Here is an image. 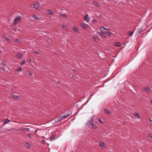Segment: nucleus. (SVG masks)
Instances as JSON below:
<instances>
[{
	"label": "nucleus",
	"mask_w": 152,
	"mask_h": 152,
	"mask_svg": "<svg viewBox=\"0 0 152 152\" xmlns=\"http://www.w3.org/2000/svg\"><path fill=\"white\" fill-rule=\"evenodd\" d=\"M32 5H33L34 8L38 10H39L41 8V6L39 5V3L37 2L35 4H32Z\"/></svg>",
	"instance_id": "1"
},
{
	"label": "nucleus",
	"mask_w": 152,
	"mask_h": 152,
	"mask_svg": "<svg viewBox=\"0 0 152 152\" xmlns=\"http://www.w3.org/2000/svg\"><path fill=\"white\" fill-rule=\"evenodd\" d=\"M21 17L19 16L17 18H16L14 20L13 22L14 24L15 25L18 24L20 21H21Z\"/></svg>",
	"instance_id": "2"
},
{
	"label": "nucleus",
	"mask_w": 152,
	"mask_h": 152,
	"mask_svg": "<svg viewBox=\"0 0 152 152\" xmlns=\"http://www.w3.org/2000/svg\"><path fill=\"white\" fill-rule=\"evenodd\" d=\"M87 124L88 126H92L93 128H97L96 125L93 122H92V120H91V121H88Z\"/></svg>",
	"instance_id": "3"
},
{
	"label": "nucleus",
	"mask_w": 152,
	"mask_h": 152,
	"mask_svg": "<svg viewBox=\"0 0 152 152\" xmlns=\"http://www.w3.org/2000/svg\"><path fill=\"white\" fill-rule=\"evenodd\" d=\"M55 120L56 123H58L60 122L62 120V119L61 117H57L54 119Z\"/></svg>",
	"instance_id": "4"
},
{
	"label": "nucleus",
	"mask_w": 152,
	"mask_h": 152,
	"mask_svg": "<svg viewBox=\"0 0 152 152\" xmlns=\"http://www.w3.org/2000/svg\"><path fill=\"white\" fill-rule=\"evenodd\" d=\"M104 32H97V33L100 36L102 37L103 38H105L106 37L104 35Z\"/></svg>",
	"instance_id": "5"
},
{
	"label": "nucleus",
	"mask_w": 152,
	"mask_h": 152,
	"mask_svg": "<svg viewBox=\"0 0 152 152\" xmlns=\"http://www.w3.org/2000/svg\"><path fill=\"white\" fill-rule=\"evenodd\" d=\"M84 19L87 23H88L89 21L90 18L88 17V15L87 14L84 17Z\"/></svg>",
	"instance_id": "6"
},
{
	"label": "nucleus",
	"mask_w": 152,
	"mask_h": 152,
	"mask_svg": "<svg viewBox=\"0 0 152 152\" xmlns=\"http://www.w3.org/2000/svg\"><path fill=\"white\" fill-rule=\"evenodd\" d=\"M104 111L105 113L107 115H110L111 113V112L107 109H104Z\"/></svg>",
	"instance_id": "7"
},
{
	"label": "nucleus",
	"mask_w": 152,
	"mask_h": 152,
	"mask_svg": "<svg viewBox=\"0 0 152 152\" xmlns=\"http://www.w3.org/2000/svg\"><path fill=\"white\" fill-rule=\"evenodd\" d=\"M103 30H106L107 31H109L110 30L109 29L107 28H106L105 27H104L103 26H101L100 27V30L101 31H103Z\"/></svg>",
	"instance_id": "8"
},
{
	"label": "nucleus",
	"mask_w": 152,
	"mask_h": 152,
	"mask_svg": "<svg viewBox=\"0 0 152 152\" xmlns=\"http://www.w3.org/2000/svg\"><path fill=\"white\" fill-rule=\"evenodd\" d=\"M71 114V113H68V114H66V115H64V116H61V117L62 120H63V119H64V118H67Z\"/></svg>",
	"instance_id": "9"
},
{
	"label": "nucleus",
	"mask_w": 152,
	"mask_h": 152,
	"mask_svg": "<svg viewBox=\"0 0 152 152\" xmlns=\"http://www.w3.org/2000/svg\"><path fill=\"white\" fill-rule=\"evenodd\" d=\"M80 25L84 29H85L86 28L87 25L86 23H81Z\"/></svg>",
	"instance_id": "10"
},
{
	"label": "nucleus",
	"mask_w": 152,
	"mask_h": 152,
	"mask_svg": "<svg viewBox=\"0 0 152 152\" xmlns=\"http://www.w3.org/2000/svg\"><path fill=\"white\" fill-rule=\"evenodd\" d=\"M144 90L147 93H149L151 89L149 88H144Z\"/></svg>",
	"instance_id": "11"
},
{
	"label": "nucleus",
	"mask_w": 152,
	"mask_h": 152,
	"mask_svg": "<svg viewBox=\"0 0 152 152\" xmlns=\"http://www.w3.org/2000/svg\"><path fill=\"white\" fill-rule=\"evenodd\" d=\"M23 56L20 53H18L16 55V57L18 58H21Z\"/></svg>",
	"instance_id": "12"
},
{
	"label": "nucleus",
	"mask_w": 152,
	"mask_h": 152,
	"mask_svg": "<svg viewBox=\"0 0 152 152\" xmlns=\"http://www.w3.org/2000/svg\"><path fill=\"white\" fill-rule=\"evenodd\" d=\"M24 144L25 146L27 148H28L30 147L29 143L27 142H25Z\"/></svg>",
	"instance_id": "13"
},
{
	"label": "nucleus",
	"mask_w": 152,
	"mask_h": 152,
	"mask_svg": "<svg viewBox=\"0 0 152 152\" xmlns=\"http://www.w3.org/2000/svg\"><path fill=\"white\" fill-rule=\"evenodd\" d=\"M3 37L7 42H8L10 41V39H8L5 35H4Z\"/></svg>",
	"instance_id": "14"
},
{
	"label": "nucleus",
	"mask_w": 152,
	"mask_h": 152,
	"mask_svg": "<svg viewBox=\"0 0 152 152\" xmlns=\"http://www.w3.org/2000/svg\"><path fill=\"white\" fill-rule=\"evenodd\" d=\"M32 17L35 19L36 20H40L39 18L38 17H37L35 15H32Z\"/></svg>",
	"instance_id": "15"
},
{
	"label": "nucleus",
	"mask_w": 152,
	"mask_h": 152,
	"mask_svg": "<svg viewBox=\"0 0 152 152\" xmlns=\"http://www.w3.org/2000/svg\"><path fill=\"white\" fill-rule=\"evenodd\" d=\"M30 129L28 128H23V131L26 132H28L29 131Z\"/></svg>",
	"instance_id": "16"
},
{
	"label": "nucleus",
	"mask_w": 152,
	"mask_h": 152,
	"mask_svg": "<svg viewBox=\"0 0 152 152\" xmlns=\"http://www.w3.org/2000/svg\"><path fill=\"white\" fill-rule=\"evenodd\" d=\"M142 28H140L137 30V34H139L142 31Z\"/></svg>",
	"instance_id": "17"
},
{
	"label": "nucleus",
	"mask_w": 152,
	"mask_h": 152,
	"mask_svg": "<svg viewBox=\"0 0 152 152\" xmlns=\"http://www.w3.org/2000/svg\"><path fill=\"white\" fill-rule=\"evenodd\" d=\"M115 45L116 46H119L121 45V43L120 42H117L115 44Z\"/></svg>",
	"instance_id": "18"
},
{
	"label": "nucleus",
	"mask_w": 152,
	"mask_h": 152,
	"mask_svg": "<svg viewBox=\"0 0 152 152\" xmlns=\"http://www.w3.org/2000/svg\"><path fill=\"white\" fill-rule=\"evenodd\" d=\"M98 121L101 124H103V121H102L100 118H98Z\"/></svg>",
	"instance_id": "19"
},
{
	"label": "nucleus",
	"mask_w": 152,
	"mask_h": 152,
	"mask_svg": "<svg viewBox=\"0 0 152 152\" xmlns=\"http://www.w3.org/2000/svg\"><path fill=\"white\" fill-rule=\"evenodd\" d=\"M16 71L17 72H21L22 71V69L20 67H18Z\"/></svg>",
	"instance_id": "20"
},
{
	"label": "nucleus",
	"mask_w": 152,
	"mask_h": 152,
	"mask_svg": "<svg viewBox=\"0 0 152 152\" xmlns=\"http://www.w3.org/2000/svg\"><path fill=\"white\" fill-rule=\"evenodd\" d=\"M60 15L63 18H66V15L63 14V13H60Z\"/></svg>",
	"instance_id": "21"
},
{
	"label": "nucleus",
	"mask_w": 152,
	"mask_h": 152,
	"mask_svg": "<svg viewBox=\"0 0 152 152\" xmlns=\"http://www.w3.org/2000/svg\"><path fill=\"white\" fill-rule=\"evenodd\" d=\"M105 32L108 36H110L111 35L112 33L110 32L105 31Z\"/></svg>",
	"instance_id": "22"
},
{
	"label": "nucleus",
	"mask_w": 152,
	"mask_h": 152,
	"mask_svg": "<svg viewBox=\"0 0 152 152\" xmlns=\"http://www.w3.org/2000/svg\"><path fill=\"white\" fill-rule=\"evenodd\" d=\"M99 144L101 147H104V143L102 141H101Z\"/></svg>",
	"instance_id": "23"
},
{
	"label": "nucleus",
	"mask_w": 152,
	"mask_h": 152,
	"mask_svg": "<svg viewBox=\"0 0 152 152\" xmlns=\"http://www.w3.org/2000/svg\"><path fill=\"white\" fill-rule=\"evenodd\" d=\"M10 122V120L8 119H6L4 121V124Z\"/></svg>",
	"instance_id": "24"
},
{
	"label": "nucleus",
	"mask_w": 152,
	"mask_h": 152,
	"mask_svg": "<svg viewBox=\"0 0 152 152\" xmlns=\"http://www.w3.org/2000/svg\"><path fill=\"white\" fill-rule=\"evenodd\" d=\"M73 29L75 31L77 32H78L79 31L78 29L75 27H74Z\"/></svg>",
	"instance_id": "25"
},
{
	"label": "nucleus",
	"mask_w": 152,
	"mask_h": 152,
	"mask_svg": "<svg viewBox=\"0 0 152 152\" xmlns=\"http://www.w3.org/2000/svg\"><path fill=\"white\" fill-rule=\"evenodd\" d=\"M133 34V32L131 31H129L128 33V35L130 36H131Z\"/></svg>",
	"instance_id": "26"
},
{
	"label": "nucleus",
	"mask_w": 152,
	"mask_h": 152,
	"mask_svg": "<svg viewBox=\"0 0 152 152\" xmlns=\"http://www.w3.org/2000/svg\"><path fill=\"white\" fill-rule=\"evenodd\" d=\"M134 115L136 116L137 118H138L139 117V114L137 113H134Z\"/></svg>",
	"instance_id": "27"
},
{
	"label": "nucleus",
	"mask_w": 152,
	"mask_h": 152,
	"mask_svg": "<svg viewBox=\"0 0 152 152\" xmlns=\"http://www.w3.org/2000/svg\"><path fill=\"white\" fill-rule=\"evenodd\" d=\"M14 40L16 42H20V40L17 38L15 39Z\"/></svg>",
	"instance_id": "28"
},
{
	"label": "nucleus",
	"mask_w": 152,
	"mask_h": 152,
	"mask_svg": "<svg viewBox=\"0 0 152 152\" xmlns=\"http://www.w3.org/2000/svg\"><path fill=\"white\" fill-rule=\"evenodd\" d=\"M25 60H24L21 62L20 64L21 65V66H22L23 64H25Z\"/></svg>",
	"instance_id": "29"
},
{
	"label": "nucleus",
	"mask_w": 152,
	"mask_h": 152,
	"mask_svg": "<svg viewBox=\"0 0 152 152\" xmlns=\"http://www.w3.org/2000/svg\"><path fill=\"white\" fill-rule=\"evenodd\" d=\"M94 4L96 7H98L99 4L96 1L94 2Z\"/></svg>",
	"instance_id": "30"
},
{
	"label": "nucleus",
	"mask_w": 152,
	"mask_h": 152,
	"mask_svg": "<svg viewBox=\"0 0 152 152\" xmlns=\"http://www.w3.org/2000/svg\"><path fill=\"white\" fill-rule=\"evenodd\" d=\"M48 11L49 12V14L50 15H53L54 14L53 12L52 11H51L50 10H48Z\"/></svg>",
	"instance_id": "31"
},
{
	"label": "nucleus",
	"mask_w": 152,
	"mask_h": 152,
	"mask_svg": "<svg viewBox=\"0 0 152 152\" xmlns=\"http://www.w3.org/2000/svg\"><path fill=\"white\" fill-rule=\"evenodd\" d=\"M27 73L28 75H30V76H32V73L30 72L29 71H28V72H27Z\"/></svg>",
	"instance_id": "32"
},
{
	"label": "nucleus",
	"mask_w": 152,
	"mask_h": 152,
	"mask_svg": "<svg viewBox=\"0 0 152 152\" xmlns=\"http://www.w3.org/2000/svg\"><path fill=\"white\" fill-rule=\"evenodd\" d=\"M55 138V136H51L50 139H51V140H53Z\"/></svg>",
	"instance_id": "33"
},
{
	"label": "nucleus",
	"mask_w": 152,
	"mask_h": 152,
	"mask_svg": "<svg viewBox=\"0 0 152 152\" xmlns=\"http://www.w3.org/2000/svg\"><path fill=\"white\" fill-rule=\"evenodd\" d=\"M13 97L15 99L18 98V96L17 95H13Z\"/></svg>",
	"instance_id": "34"
},
{
	"label": "nucleus",
	"mask_w": 152,
	"mask_h": 152,
	"mask_svg": "<svg viewBox=\"0 0 152 152\" xmlns=\"http://www.w3.org/2000/svg\"><path fill=\"white\" fill-rule=\"evenodd\" d=\"M33 53L36 54H39V53L38 52L35 50H34L33 51Z\"/></svg>",
	"instance_id": "35"
},
{
	"label": "nucleus",
	"mask_w": 152,
	"mask_h": 152,
	"mask_svg": "<svg viewBox=\"0 0 152 152\" xmlns=\"http://www.w3.org/2000/svg\"><path fill=\"white\" fill-rule=\"evenodd\" d=\"M27 136L29 138H31V136L30 134H28L27 135Z\"/></svg>",
	"instance_id": "36"
},
{
	"label": "nucleus",
	"mask_w": 152,
	"mask_h": 152,
	"mask_svg": "<svg viewBox=\"0 0 152 152\" xmlns=\"http://www.w3.org/2000/svg\"><path fill=\"white\" fill-rule=\"evenodd\" d=\"M0 69L2 71H4L5 70V69L4 67H1Z\"/></svg>",
	"instance_id": "37"
},
{
	"label": "nucleus",
	"mask_w": 152,
	"mask_h": 152,
	"mask_svg": "<svg viewBox=\"0 0 152 152\" xmlns=\"http://www.w3.org/2000/svg\"><path fill=\"white\" fill-rule=\"evenodd\" d=\"M93 38L94 39V40H96V39H97V38L95 37H93Z\"/></svg>",
	"instance_id": "38"
},
{
	"label": "nucleus",
	"mask_w": 152,
	"mask_h": 152,
	"mask_svg": "<svg viewBox=\"0 0 152 152\" xmlns=\"http://www.w3.org/2000/svg\"><path fill=\"white\" fill-rule=\"evenodd\" d=\"M149 137L151 138V139H152V134H150L149 135Z\"/></svg>",
	"instance_id": "39"
},
{
	"label": "nucleus",
	"mask_w": 152,
	"mask_h": 152,
	"mask_svg": "<svg viewBox=\"0 0 152 152\" xmlns=\"http://www.w3.org/2000/svg\"><path fill=\"white\" fill-rule=\"evenodd\" d=\"M61 27L63 28H64V27H65V26L64 25H62L61 26Z\"/></svg>",
	"instance_id": "40"
},
{
	"label": "nucleus",
	"mask_w": 152,
	"mask_h": 152,
	"mask_svg": "<svg viewBox=\"0 0 152 152\" xmlns=\"http://www.w3.org/2000/svg\"><path fill=\"white\" fill-rule=\"evenodd\" d=\"M13 30L15 32H16L17 31V29L16 28H13Z\"/></svg>",
	"instance_id": "41"
},
{
	"label": "nucleus",
	"mask_w": 152,
	"mask_h": 152,
	"mask_svg": "<svg viewBox=\"0 0 152 152\" xmlns=\"http://www.w3.org/2000/svg\"><path fill=\"white\" fill-rule=\"evenodd\" d=\"M93 23H95L96 22V20H95L93 19Z\"/></svg>",
	"instance_id": "42"
},
{
	"label": "nucleus",
	"mask_w": 152,
	"mask_h": 152,
	"mask_svg": "<svg viewBox=\"0 0 152 152\" xmlns=\"http://www.w3.org/2000/svg\"><path fill=\"white\" fill-rule=\"evenodd\" d=\"M39 130V129H37V130H36L35 131V133H36V132H37V130Z\"/></svg>",
	"instance_id": "43"
},
{
	"label": "nucleus",
	"mask_w": 152,
	"mask_h": 152,
	"mask_svg": "<svg viewBox=\"0 0 152 152\" xmlns=\"http://www.w3.org/2000/svg\"><path fill=\"white\" fill-rule=\"evenodd\" d=\"M151 103L152 104V100H151L150 101Z\"/></svg>",
	"instance_id": "44"
},
{
	"label": "nucleus",
	"mask_w": 152,
	"mask_h": 152,
	"mask_svg": "<svg viewBox=\"0 0 152 152\" xmlns=\"http://www.w3.org/2000/svg\"><path fill=\"white\" fill-rule=\"evenodd\" d=\"M2 64H3V65H5V64L4 63H2Z\"/></svg>",
	"instance_id": "45"
},
{
	"label": "nucleus",
	"mask_w": 152,
	"mask_h": 152,
	"mask_svg": "<svg viewBox=\"0 0 152 152\" xmlns=\"http://www.w3.org/2000/svg\"><path fill=\"white\" fill-rule=\"evenodd\" d=\"M149 120H150V122H151V121H152V120H151V119H150Z\"/></svg>",
	"instance_id": "46"
},
{
	"label": "nucleus",
	"mask_w": 152,
	"mask_h": 152,
	"mask_svg": "<svg viewBox=\"0 0 152 152\" xmlns=\"http://www.w3.org/2000/svg\"><path fill=\"white\" fill-rule=\"evenodd\" d=\"M72 152H74V151H72Z\"/></svg>",
	"instance_id": "47"
}]
</instances>
